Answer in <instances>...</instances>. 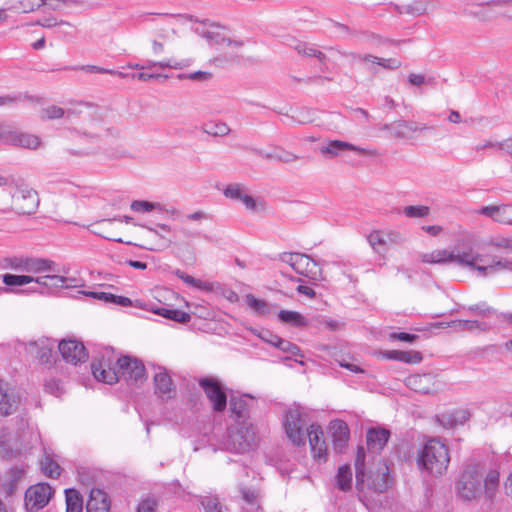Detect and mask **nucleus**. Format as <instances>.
I'll return each instance as SVG.
<instances>
[{
    "mask_svg": "<svg viewBox=\"0 0 512 512\" xmlns=\"http://www.w3.org/2000/svg\"><path fill=\"white\" fill-rule=\"evenodd\" d=\"M425 263L430 264H456L477 272L481 276H492L494 274L511 271L512 261L498 259L484 253L473 250L469 243V234L463 236L454 249H436L422 256Z\"/></svg>",
    "mask_w": 512,
    "mask_h": 512,
    "instance_id": "f257e3e1",
    "label": "nucleus"
},
{
    "mask_svg": "<svg viewBox=\"0 0 512 512\" xmlns=\"http://www.w3.org/2000/svg\"><path fill=\"white\" fill-rule=\"evenodd\" d=\"M500 477L496 469L486 470L479 462L467 463L456 483L457 496L467 502L475 501L485 496L491 499L498 487Z\"/></svg>",
    "mask_w": 512,
    "mask_h": 512,
    "instance_id": "f03ea898",
    "label": "nucleus"
},
{
    "mask_svg": "<svg viewBox=\"0 0 512 512\" xmlns=\"http://www.w3.org/2000/svg\"><path fill=\"white\" fill-rule=\"evenodd\" d=\"M196 31L225 58L238 56L243 49L242 40L233 37L226 28L217 24L203 25Z\"/></svg>",
    "mask_w": 512,
    "mask_h": 512,
    "instance_id": "7ed1b4c3",
    "label": "nucleus"
},
{
    "mask_svg": "<svg viewBox=\"0 0 512 512\" xmlns=\"http://www.w3.org/2000/svg\"><path fill=\"white\" fill-rule=\"evenodd\" d=\"M418 465L429 473L442 475L450 463V455L447 445L437 438L426 441L418 453Z\"/></svg>",
    "mask_w": 512,
    "mask_h": 512,
    "instance_id": "20e7f679",
    "label": "nucleus"
},
{
    "mask_svg": "<svg viewBox=\"0 0 512 512\" xmlns=\"http://www.w3.org/2000/svg\"><path fill=\"white\" fill-rule=\"evenodd\" d=\"M364 453L359 450L355 462L356 466V485L359 490L365 488L375 492H384L390 485L389 468L383 461H379L369 469L366 475L363 470Z\"/></svg>",
    "mask_w": 512,
    "mask_h": 512,
    "instance_id": "39448f33",
    "label": "nucleus"
},
{
    "mask_svg": "<svg viewBox=\"0 0 512 512\" xmlns=\"http://www.w3.org/2000/svg\"><path fill=\"white\" fill-rule=\"evenodd\" d=\"M223 195L244 206L251 214H263L268 210L266 201L259 196H254L251 189L244 183H230L223 189Z\"/></svg>",
    "mask_w": 512,
    "mask_h": 512,
    "instance_id": "423d86ee",
    "label": "nucleus"
},
{
    "mask_svg": "<svg viewBox=\"0 0 512 512\" xmlns=\"http://www.w3.org/2000/svg\"><path fill=\"white\" fill-rule=\"evenodd\" d=\"M3 268L28 275L55 271V263L49 259L28 256H13L3 260Z\"/></svg>",
    "mask_w": 512,
    "mask_h": 512,
    "instance_id": "0eeeda50",
    "label": "nucleus"
},
{
    "mask_svg": "<svg viewBox=\"0 0 512 512\" xmlns=\"http://www.w3.org/2000/svg\"><path fill=\"white\" fill-rule=\"evenodd\" d=\"M307 425L306 414L300 407L290 408L285 416L284 428L285 433L289 440L297 445L301 446L306 441Z\"/></svg>",
    "mask_w": 512,
    "mask_h": 512,
    "instance_id": "6e6552de",
    "label": "nucleus"
},
{
    "mask_svg": "<svg viewBox=\"0 0 512 512\" xmlns=\"http://www.w3.org/2000/svg\"><path fill=\"white\" fill-rule=\"evenodd\" d=\"M74 129L89 137L101 136L106 131V125L103 118L88 110H81L76 108V117L71 122Z\"/></svg>",
    "mask_w": 512,
    "mask_h": 512,
    "instance_id": "1a4fd4ad",
    "label": "nucleus"
},
{
    "mask_svg": "<svg viewBox=\"0 0 512 512\" xmlns=\"http://www.w3.org/2000/svg\"><path fill=\"white\" fill-rule=\"evenodd\" d=\"M283 261L287 263L296 273L311 280L322 279V269L311 257L301 253H290L284 255Z\"/></svg>",
    "mask_w": 512,
    "mask_h": 512,
    "instance_id": "9d476101",
    "label": "nucleus"
},
{
    "mask_svg": "<svg viewBox=\"0 0 512 512\" xmlns=\"http://www.w3.org/2000/svg\"><path fill=\"white\" fill-rule=\"evenodd\" d=\"M119 379L135 384H141L146 380V371L143 363L129 356L120 357L116 362Z\"/></svg>",
    "mask_w": 512,
    "mask_h": 512,
    "instance_id": "9b49d317",
    "label": "nucleus"
},
{
    "mask_svg": "<svg viewBox=\"0 0 512 512\" xmlns=\"http://www.w3.org/2000/svg\"><path fill=\"white\" fill-rule=\"evenodd\" d=\"M469 243L473 247L474 251L488 254L490 256H492V254L489 253L491 249L512 250V237H486L478 234H469ZM493 257H495V255H493ZM498 259L502 258L498 257ZM503 259L506 260L505 258Z\"/></svg>",
    "mask_w": 512,
    "mask_h": 512,
    "instance_id": "f8f14e48",
    "label": "nucleus"
},
{
    "mask_svg": "<svg viewBox=\"0 0 512 512\" xmlns=\"http://www.w3.org/2000/svg\"><path fill=\"white\" fill-rule=\"evenodd\" d=\"M320 153L323 156L335 158L342 156L348 151L355 152L359 155L374 157L378 155L376 149L363 148L356 146L352 143L341 141V140H329L319 148Z\"/></svg>",
    "mask_w": 512,
    "mask_h": 512,
    "instance_id": "ddd939ff",
    "label": "nucleus"
},
{
    "mask_svg": "<svg viewBox=\"0 0 512 512\" xmlns=\"http://www.w3.org/2000/svg\"><path fill=\"white\" fill-rule=\"evenodd\" d=\"M228 445L237 452L248 450L255 442L253 426L247 422L238 423L229 431Z\"/></svg>",
    "mask_w": 512,
    "mask_h": 512,
    "instance_id": "4468645a",
    "label": "nucleus"
},
{
    "mask_svg": "<svg viewBox=\"0 0 512 512\" xmlns=\"http://www.w3.org/2000/svg\"><path fill=\"white\" fill-rule=\"evenodd\" d=\"M367 240L374 252L384 254L388 246L402 243L403 237L399 231L385 228L371 231Z\"/></svg>",
    "mask_w": 512,
    "mask_h": 512,
    "instance_id": "2eb2a0df",
    "label": "nucleus"
},
{
    "mask_svg": "<svg viewBox=\"0 0 512 512\" xmlns=\"http://www.w3.org/2000/svg\"><path fill=\"white\" fill-rule=\"evenodd\" d=\"M39 205L37 192L28 187L20 186L12 195V208L21 214L33 213Z\"/></svg>",
    "mask_w": 512,
    "mask_h": 512,
    "instance_id": "dca6fc26",
    "label": "nucleus"
},
{
    "mask_svg": "<svg viewBox=\"0 0 512 512\" xmlns=\"http://www.w3.org/2000/svg\"><path fill=\"white\" fill-rule=\"evenodd\" d=\"M406 386L421 394H433L442 389L443 383L433 374L410 375L405 380Z\"/></svg>",
    "mask_w": 512,
    "mask_h": 512,
    "instance_id": "f3484780",
    "label": "nucleus"
},
{
    "mask_svg": "<svg viewBox=\"0 0 512 512\" xmlns=\"http://www.w3.org/2000/svg\"><path fill=\"white\" fill-rule=\"evenodd\" d=\"M200 386L205 392L215 411L221 412L226 408L227 397L221 383L213 377L202 378Z\"/></svg>",
    "mask_w": 512,
    "mask_h": 512,
    "instance_id": "a211bd4d",
    "label": "nucleus"
},
{
    "mask_svg": "<svg viewBox=\"0 0 512 512\" xmlns=\"http://www.w3.org/2000/svg\"><path fill=\"white\" fill-rule=\"evenodd\" d=\"M53 491L48 484L40 483L31 486L25 493V506L29 511H38L45 507L51 497Z\"/></svg>",
    "mask_w": 512,
    "mask_h": 512,
    "instance_id": "6ab92c4d",
    "label": "nucleus"
},
{
    "mask_svg": "<svg viewBox=\"0 0 512 512\" xmlns=\"http://www.w3.org/2000/svg\"><path fill=\"white\" fill-rule=\"evenodd\" d=\"M59 352L64 361L77 365L87 359V353L82 343L74 339H64L58 344Z\"/></svg>",
    "mask_w": 512,
    "mask_h": 512,
    "instance_id": "aec40b11",
    "label": "nucleus"
},
{
    "mask_svg": "<svg viewBox=\"0 0 512 512\" xmlns=\"http://www.w3.org/2000/svg\"><path fill=\"white\" fill-rule=\"evenodd\" d=\"M181 37L174 31H166L160 34L157 39L152 42V51L155 55L164 52L175 53L182 47Z\"/></svg>",
    "mask_w": 512,
    "mask_h": 512,
    "instance_id": "412c9836",
    "label": "nucleus"
},
{
    "mask_svg": "<svg viewBox=\"0 0 512 512\" xmlns=\"http://www.w3.org/2000/svg\"><path fill=\"white\" fill-rule=\"evenodd\" d=\"M91 369L94 378L99 382L111 385L119 380L117 365L116 363L113 365L109 359L94 361Z\"/></svg>",
    "mask_w": 512,
    "mask_h": 512,
    "instance_id": "4be33fe9",
    "label": "nucleus"
},
{
    "mask_svg": "<svg viewBox=\"0 0 512 512\" xmlns=\"http://www.w3.org/2000/svg\"><path fill=\"white\" fill-rule=\"evenodd\" d=\"M54 344L45 338L25 344V351L38 359L41 364H51Z\"/></svg>",
    "mask_w": 512,
    "mask_h": 512,
    "instance_id": "5701e85b",
    "label": "nucleus"
},
{
    "mask_svg": "<svg viewBox=\"0 0 512 512\" xmlns=\"http://www.w3.org/2000/svg\"><path fill=\"white\" fill-rule=\"evenodd\" d=\"M306 437L309 439L313 458L318 461L325 460L327 447L322 428L316 424L310 425L309 428H307Z\"/></svg>",
    "mask_w": 512,
    "mask_h": 512,
    "instance_id": "b1692460",
    "label": "nucleus"
},
{
    "mask_svg": "<svg viewBox=\"0 0 512 512\" xmlns=\"http://www.w3.org/2000/svg\"><path fill=\"white\" fill-rule=\"evenodd\" d=\"M476 213L498 223L512 225V205H487L477 209Z\"/></svg>",
    "mask_w": 512,
    "mask_h": 512,
    "instance_id": "393cba45",
    "label": "nucleus"
},
{
    "mask_svg": "<svg viewBox=\"0 0 512 512\" xmlns=\"http://www.w3.org/2000/svg\"><path fill=\"white\" fill-rule=\"evenodd\" d=\"M156 394L162 399H171L175 396V388L170 374L165 368L159 367L154 374Z\"/></svg>",
    "mask_w": 512,
    "mask_h": 512,
    "instance_id": "a878e982",
    "label": "nucleus"
},
{
    "mask_svg": "<svg viewBox=\"0 0 512 512\" xmlns=\"http://www.w3.org/2000/svg\"><path fill=\"white\" fill-rule=\"evenodd\" d=\"M135 306L179 323L190 321V315L181 310L159 307L153 304H142L139 301H137Z\"/></svg>",
    "mask_w": 512,
    "mask_h": 512,
    "instance_id": "bb28decb",
    "label": "nucleus"
},
{
    "mask_svg": "<svg viewBox=\"0 0 512 512\" xmlns=\"http://www.w3.org/2000/svg\"><path fill=\"white\" fill-rule=\"evenodd\" d=\"M329 431L334 448L341 451L347 444L350 436L348 425L339 419L330 422Z\"/></svg>",
    "mask_w": 512,
    "mask_h": 512,
    "instance_id": "cd10ccee",
    "label": "nucleus"
},
{
    "mask_svg": "<svg viewBox=\"0 0 512 512\" xmlns=\"http://www.w3.org/2000/svg\"><path fill=\"white\" fill-rule=\"evenodd\" d=\"M111 501L108 494L101 489H92L86 504L87 512H110Z\"/></svg>",
    "mask_w": 512,
    "mask_h": 512,
    "instance_id": "c85d7f7f",
    "label": "nucleus"
},
{
    "mask_svg": "<svg viewBox=\"0 0 512 512\" xmlns=\"http://www.w3.org/2000/svg\"><path fill=\"white\" fill-rule=\"evenodd\" d=\"M121 226L118 220H103L92 226V232L109 240L123 242L117 229Z\"/></svg>",
    "mask_w": 512,
    "mask_h": 512,
    "instance_id": "c756f323",
    "label": "nucleus"
},
{
    "mask_svg": "<svg viewBox=\"0 0 512 512\" xmlns=\"http://www.w3.org/2000/svg\"><path fill=\"white\" fill-rule=\"evenodd\" d=\"M78 293L104 303H114L124 307L132 305V301L128 297L114 295L109 292L100 290H81L78 291Z\"/></svg>",
    "mask_w": 512,
    "mask_h": 512,
    "instance_id": "7c9ffc66",
    "label": "nucleus"
},
{
    "mask_svg": "<svg viewBox=\"0 0 512 512\" xmlns=\"http://www.w3.org/2000/svg\"><path fill=\"white\" fill-rule=\"evenodd\" d=\"M131 210L137 213L156 212L159 214L166 213L171 216H177L178 211L174 208H165L157 202H149L145 200H135L130 205Z\"/></svg>",
    "mask_w": 512,
    "mask_h": 512,
    "instance_id": "2f4dec72",
    "label": "nucleus"
},
{
    "mask_svg": "<svg viewBox=\"0 0 512 512\" xmlns=\"http://www.w3.org/2000/svg\"><path fill=\"white\" fill-rule=\"evenodd\" d=\"M7 142L27 149H37L41 146V140L37 135L18 131L10 132Z\"/></svg>",
    "mask_w": 512,
    "mask_h": 512,
    "instance_id": "473e14b6",
    "label": "nucleus"
},
{
    "mask_svg": "<svg viewBox=\"0 0 512 512\" xmlns=\"http://www.w3.org/2000/svg\"><path fill=\"white\" fill-rule=\"evenodd\" d=\"M25 469L20 467L11 468L5 475V478L0 483V490L6 495H12L18 486V483L23 479Z\"/></svg>",
    "mask_w": 512,
    "mask_h": 512,
    "instance_id": "72a5a7b5",
    "label": "nucleus"
},
{
    "mask_svg": "<svg viewBox=\"0 0 512 512\" xmlns=\"http://www.w3.org/2000/svg\"><path fill=\"white\" fill-rule=\"evenodd\" d=\"M43 273L44 275L37 274L33 276V283L47 288H69L72 285L69 283L71 280L55 274Z\"/></svg>",
    "mask_w": 512,
    "mask_h": 512,
    "instance_id": "f704fd0d",
    "label": "nucleus"
},
{
    "mask_svg": "<svg viewBox=\"0 0 512 512\" xmlns=\"http://www.w3.org/2000/svg\"><path fill=\"white\" fill-rule=\"evenodd\" d=\"M40 117L45 120L65 118L71 123L76 117V108H68L65 110L62 107L51 105L41 110Z\"/></svg>",
    "mask_w": 512,
    "mask_h": 512,
    "instance_id": "c9c22d12",
    "label": "nucleus"
},
{
    "mask_svg": "<svg viewBox=\"0 0 512 512\" xmlns=\"http://www.w3.org/2000/svg\"><path fill=\"white\" fill-rule=\"evenodd\" d=\"M390 432L383 428H372L367 432V445L370 450L380 451L387 443Z\"/></svg>",
    "mask_w": 512,
    "mask_h": 512,
    "instance_id": "e433bc0d",
    "label": "nucleus"
},
{
    "mask_svg": "<svg viewBox=\"0 0 512 512\" xmlns=\"http://www.w3.org/2000/svg\"><path fill=\"white\" fill-rule=\"evenodd\" d=\"M57 456L51 450H44V455L41 459V469L45 475L51 478L58 477L61 473L60 465L57 462Z\"/></svg>",
    "mask_w": 512,
    "mask_h": 512,
    "instance_id": "4c0bfd02",
    "label": "nucleus"
},
{
    "mask_svg": "<svg viewBox=\"0 0 512 512\" xmlns=\"http://www.w3.org/2000/svg\"><path fill=\"white\" fill-rule=\"evenodd\" d=\"M18 404V398L13 393H8L5 384L0 383V413L2 415L12 414Z\"/></svg>",
    "mask_w": 512,
    "mask_h": 512,
    "instance_id": "58836bf2",
    "label": "nucleus"
},
{
    "mask_svg": "<svg viewBox=\"0 0 512 512\" xmlns=\"http://www.w3.org/2000/svg\"><path fill=\"white\" fill-rule=\"evenodd\" d=\"M510 2L511 1H494L487 3L486 5L481 6L479 11L475 12V14L483 21L491 20L498 14L502 7L506 6Z\"/></svg>",
    "mask_w": 512,
    "mask_h": 512,
    "instance_id": "ea45409f",
    "label": "nucleus"
},
{
    "mask_svg": "<svg viewBox=\"0 0 512 512\" xmlns=\"http://www.w3.org/2000/svg\"><path fill=\"white\" fill-rule=\"evenodd\" d=\"M362 61L371 70H374L376 65L387 69H396L401 64L397 59L378 58L372 55L362 57Z\"/></svg>",
    "mask_w": 512,
    "mask_h": 512,
    "instance_id": "a19ab883",
    "label": "nucleus"
},
{
    "mask_svg": "<svg viewBox=\"0 0 512 512\" xmlns=\"http://www.w3.org/2000/svg\"><path fill=\"white\" fill-rule=\"evenodd\" d=\"M19 450L11 446L9 433L6 429H0V457L5 459L15 458Z\"/></svg>",
    "mask_w": 512,
    "mask_h": 512,
    "instance_id": "79ce46f5",
    "label": "nucleus"
},
{
    "mask_svg": "<svg viewBox=\"0 0 512 512\" xmlns=\"http://www.w3.org/2000/svg\"><path fill=\"white\" fill-rule=\"evenodd\" d=\"M278 318L281 322L295 327H305L307 325L305 317L296 311L281 310L278 314Z\"/></svg>",
    "mask_w": 512,
    "mask_h": 512,
    "instance_id": "37998d69",
    "label": "nucleus"
},
{
    "mask_svg": "<svg viewBox=\"0 0 512 512\" xmlns=\"http://www.w3.org/2000/svg\"><path fill=\"white\" fill-rule=\"evenodd\" d=\"M352 470L349 465L340 466L336 475V484L342 491H347L352 485Z\"/></svg>",
    "mask_w": 512,
    "mask_h": 512,
    "instance_id": "c03bdc74",
    "label": "nucleus"
},
{
    "mask_svg": "<svg viewBox=\"0 0 512 512\" xmlns=\"http://www.w3.org/2000/svg\"><path fill=\"white\" fill-rule=\"evenodd\" d=\"M245 302L247 306L258 315H268L271 311V307L266 301L257 299L252 294L245 296Z\"/></svg>",
    "mask_w": 512,
    "mask_h": 512,
    "instance_id": "a18cd8bd",
    "label": "nucleus"
},
{
    "mask_svg": "<svg viewBox=\"0 0 512 512\" xmlns=\"http://www.w3.org/2000/svg\"><path fill=\"white\" fill-rule=\"evenodd\" d=\"M2 281L6 286L9 287H20L30 283H33V275L28 274H4Z\"/></svg>",
    "mask_w": 512,
    "mask_h": 512,
    "instance_id": "49530a36",
    "label": "nucleus"
},
{
    "mask_svg": "<svg viewBox=\"0 0 512 512\" xmlns=\"http://www.w3.org/2000/svg\"><path fill=\"white\" fill-rule=\"evenodd\" d=\"M83 507L82 498L75 489L66 490V512H81Z\"/></svg>",
    "mask_w": 512,
    "mask_h": 512,
    "instance_id": "de8ad7c7",
    "label": "nucleus"
},
{
    "mask_svg": "<svg viewBox=\"0 0 512 512\" xmlns=\"http://www.w3.org/2000/svg\"><path fill=\"white\" fill-rule=\"evenodd\" d=\"M176 275L181 280H183L187 285L192 286L196 289H199L201 291H212L213 290V284L208 281L194 278L193 276H190L181 271H177Z\"/></svg>",
    "mask_w": 512,
    "mask_h": 512,
    "instance_id": "09e8293b",
    "label": "nucleus"
},
{
    "mask_svg": "<svg viewBox=\"0 0 512 512\" xmlns=\"http://www.w3.org/2000/svg\"><path fill=\"white\" fill-rule=\"evenodd\" d=\"M190 65V60L188 59H182V60H175V59H164L158 62H149L147 67H159L161 69L164 68H170L175 70H181Z\"/></svg>",
    "mask_w": 512,
    "mask_h": 512,
    "instance_id": "8fccbe9b",
    "label": "nucleus"
},
{
    "mask_svg": "<svg viewBox=\"0 0 512 512\" xmlns=\"http://www.w3.org/2000/svg\"><path fill=\"white\" fill-rule=\"evenodd\" d=\"M389 129H391L393 135L397 137L407 138L413 135V133L417 130V127L414 126L412 123L399 121L391 124L389 126Z\"/></svg>",
    "mask_w": 512,
    "mask_h": 512,
    "instance_id": "3c124183",
    "label": "nucleus"
},
{
    "mask_svg": "<svg viewBox=\"0 0 512 512\" xmlns=\"http://www.w3.org/2000/svg\"><path fill=\"white\" fill-rule=\"evenodd\" d=\"M44 4L49 3L47 0H13V8L21 10L23 13L32 12Z\"/></svg>",
    "mask_w": 512,
    "mask_h": 512,
    "instance_id": "603ef678",
    "label": "nucleus"
},
{
    "mask_svg": "<svg viewBox=\"0 0 512 512\" xmlns=\"http://www.w3.org/2000/svg\"><path fill=\"white\" fill-rule=\"evenodd\" d=\"M202 129L205 133L213 136H225L230 132L229 126L224 122L205 123Z\"/></svg>",
    "mask_w": 512,
    "mask_h": 512,
    "instance_id": "864d4df0",
    "label": "nucleus"
},
{
    "mask_svg": "<svg viewBox=\"0 0 512 512\" xmlns=\"http://www.w3.org/2000/svg\"><path fill=\"white\" fill-rule=\"evenodd\" d=\"M457 327L468 330V331H474V330H481L486 331L491 328V324L486 321H478V320H460L457 322Z\"/></svg>",
    "mask_w": 512,
    "mask_h": 512,
    "instance_id": "5fc2aeb1",
    "label": "nucleus"
},
{
    "mask_svg": "<svg viewBox=\"0 0 512 512\" xmlns=\"http://www.w3.org/2000/svg\"><path fill=\"white\" fill-rule=\"evenodd\" d=\"M471 417V413L467 409H458L452 412L449 417L447 424L449 425H463Z\"/></svg>",
    "mask_w": 512,
    "mask_h": 512,
    "instance_id": "6e6d98bb",
    "label": "nucleus"
},
{
    "mask_svg": "<svg viewBox=\"0 0 512 512\" xmlns=\"http://www.w3.org/2000/svg\"><path fill=\"white\" fill-rule=\"evenodd\" d=\"M403 213L410 218H424L430 213V208L424 205H411L403 209Z\"/></svg>",
    "mask_w": 512,
    "mask_h": 512,
    "instance_id": "4d7b16f0",
    "label": "nucleus"
},
{
    "mask_svg": "<svg viewBox=\"0 0 512 512\" xmlns=\"http://www.w3.org/2000/svg\"><path fill=\"white\" fill-rule=\"evenodd\" d=\"M271 341H274V346L283 352L289 353L291 355H298L300 352L299 348L296 345L280 337H273Z\"/></svg>",
    "mask_w": 512,
    "mask_h": 512,
    "instance_id": "13d9d810",
    "label": "nucleus"
},
{
    "mask_svg": "<svg viewBox=\"0 0 512 512\" xmlns=\"http://www.w3.org/2000/svg\"><path fill=\"white\" fill-rule=\"evenodd\" d=\"M265 157L269 159L278 160L284 163H292L298 159V157L295 154L288 151H279L273 154H266Z\"/></svg>",
    "mask_w": 512,
    "mask_h": 512,
    "instance_id": "bf43d9fd",
    "label": "nucleus"
},
{
    "mask_svg": "<svg viewBox=\"0 0 512 512\" xmlns=\"http://www.w3.org/2000/svg\"><path fill=\"white\" fill-rule=\"evenodd\" d=\"M399 357V361L410 364H417L422 360L421 353L417 351H400Z\"/></svg>",
    "mask_w": 512,
    "mask_h": 512,
    "instance_id": "052dcab7",
    "label": "nucleus"
},
{
    "mask_svg": "<svg viewBox=\"0 0 512 512\" xmlns=\"http://www.w3.org/2000/svg\"><path fill=\"white\" fill-rule=\"evenodd\" d=\"M202 505L206 512H222L221 504L216 497H205Z\"/></svg>",
    "mask_w": 512,
    "mask_h": 512,
    "instance_id": "680f3d73",
    "label": "nucleus"
},
{
    "mask_svg": "<svg viewBox=\"0 0 512 512\" xmlns=\"http://www.w3.org/2000/svg\"><path fill=\"white\" fill-rule=\"evenodd\" d=\"M416 338H417L416 335L404 333V332H400V333L392 332L388 335L389 340H399V341H405V342H409V343L415 341Z\"/></svg>",
    "mask_w": 512,
    "mask_h": 512,
    "instance_id": "e2e57ef3",
    "label": "nucleus"
},
{
    "mask_svg": "<svg viewBox=\"0 0 512 512\" xmlns=\"http://www.w3.org/2000/svg\"><path fill=\"white\" fill-rule=\"evenodd\" d=\"M156 501L153 499L143 500L139 506L137 512H155Z\"/></svg>",
    "mask_w": 512,
    "mask_h": 512,
    "instance_id": "0e129e2a",
    "label": "nucleus"
},
{
    "mask_svg": "<svg viewBox=\"0 0 512 512\" xmlns=\"http://www.w3.org/2000/svg\"><path fill=\"white\" fill-rule=\"evenodd\" d=\"M88 71L92 72V73H107V74L115 75V76H119V77H126V74H124L120 71L105 69V68L98 67V66H89Z\"/></svg>",
    "mask_w": 512,
    "mask_h": 512,
    "instance_id": "69168bd1",
    "label": "nucleus"
},
{
    "mask_svg": "<svg viewBox=\"0 0 512 512\" xmlns=\"http://www.w3.org/2000/svg\"><path fill=\"white\" fill-rule=\"evenodd\" d=\"M231 410L241 416L245 410V403L242 400L232 399L230 402Z\"/></svg>",
    "mask_w": 512,
    "mask_h": 512,
    "instance_id": "338daca9",
    "label": "nucleus"
},
{
    "mask_svg": "<svg viewBox=\"0 0 512 512\" xmlns=\"http://www.w3.org/2000/svg\"><path fill=\"white\" fill-rule=\"evenodd\" d=\"M499 150L512 156V135L500 142Z\"/></svg>",
    "mask_w": 512,
    "mask_h": 512,
    "instance_id": "774afa93",
    "label": "nucleus"
}]
</instances>
